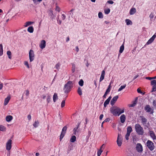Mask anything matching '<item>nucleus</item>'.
<instances>
[{
	"instance_id": "nucleus-16",
	"label": "nucleus",
	"mask_w": 156,
	"mask_h": 156,
	"mask_svg": "<svg viewBox=\"0 0 156 156\" xmlns=\"http://www.w3.org/2000/svg\"><path fill=\"white\" fill-rule=\"evenodd\" d=\"M126 119V118L125 115L124 114L122 115L120 117V121L122 123H124Z\"/></svg>"
},
{
	"instance_id": "nucleus-24",
	"label": "nucleus",
	"mask_w": 156,
	"mask_h": 156,
	"mask_svg": "<svg viewBox=\"0 0 156 156\" xmlns=\"http://www.w3.org/2000/svg\"><path fill=\"white\" fill-rule=\"evenodd\" d=\"M34 30V28L32 26H30L28 27L27 31L30 33H32Z\"/></svg>"
},
{
	"instance_id": "nucleus-45",
	"label": "nucleus",
	"mask_w": 156,
	"mask_h": 156,
	"mask_svg": "<svg viewBox=\"0 0 156 156\" xmlns=\"http://www.w3.org/2000/svg\"><path fill=\"white\" fill-rule=\"evenodd\" d=\"M154 15L153 12H151L149 16V17L151 19H152L153 18Z\"/></svg>"
},
{
	"instance_id": "nucleus-5",
	"label": "nucleus",
	"mask_w": 156,
	"mask_h": 156,
	"mask_svg": "<svg viewBox=\"0 0 156 156\" xmlns=\"http://www.w3.org/2000/svg\"><path fill=\"white\" fill-rule=\"evenodd\" d=\"M147 146L151 151L153 150L155 148L154 144L153 142L150 140H148L146 143Z\"/></svg>"
},
{
	"instance_id": "nucleus-18",
	"label": "nucleus",
	"mask_w": 156,
	"mask_h": 156,
	"mask_svg": "<svg viewBox=\"0 0 156 156\" xmlns=\"http://www.w3.org/2000/svg\"><path fill=\"white\" fill-rule=\"evenodd\" d=\"M13 117L10 115H7L5 119L6 121L9 122L12 120Z\"/></svg>"
},
{
	"instance_id": "nucleus-44",
	"label": "nucleus",
	"mask_w": 156,
	"mask_h": 156,
	"mask_svg": "<svg viewBox=\"0 0 156 156\" xmlns=\"http://www.w3.org/2000/svg\"><path fill=\"white\" fill-rule=\"evenodd\" d=\"M130 135V134L128 133H127L126 134V135L125 138L127 140H129V136Z\"/></svg>"
},
{
	"instance_id": "nucleus-29",
	"label": "nucleus",
	"mask_w": 156,
	"mask_h": 156,
	"mask_svg": "<svg viewBox=\"0 0 156 156\" xmlns=\"http://www.w3.org/2000/svg\"><path fill=\"white\" fill-rule=\"evenodd\" d=\"M77 93L80 95H81L82 94V91L81 88L80 87H78L77 90Z\"/></svg>"
},
{
	"instance_id": "nucleus-32",
	"label": "nucleus",
	"mask_w": 156,
	"mask_h": 156,
	"mask_svg": "<svg viewBox=\"0 0 156 156\" xmlns=\"http://www.w3.org/2000/svg\"><path fill=\"white\" fill-rule=\"evenodd\" d=\"M3 47L2 44H0V56L3 55Z\"/></svg>"
},
{
	"instance_id": "nucleus-40",
	"label": "nucleus",
	"mask_w": 156,
	"mask_h": 156,
	"mask_svg": "<svg viewBox=\"0 0 156 156\" xmlns=\"http://www.w3.org/2000/svg\"><path fill=\"white\" fill-rule=\"evenodd\" d=\"M102 151L103 150L101 149L99 150L97 152L98 156H100Z\"/></svg>"
},
{
	"instance_id": "nucleus-10",
	"label": "nucleus",
	"mask_w": 156,
	"mask_h": 156,
	"mask_svg": "<svg viewBox=\"0 0 156 156\" xmlns=\"http://www.w3.org/2000/svg\"><path fill=\"white\" fill-rule=\"evenodd\" d=\"M122 142L121 135L120 134H119L117 140V145L119 147L121 146Z\"/></svg>"
},
{
	"instance_id": "nucleus-27",
	"label": "nucleus",
	"mask_w": 156,
	"mask_h": 156,
	"mask_svg": "<svg viewBox=\"0 0 156 156\" xmlns=\"http://www.w3.org/2000/svg\"><path fill=\"white\" fill-rule=\"evenodd\" d=\"M124 49V46L123 44L120 47L119 52L120 53H121L123 51Z\"/></svg>"
},
{
	"instance_id": "nucleus-13",
	"label": "nucleus",
	"mask_w": 156,
	"mask_h": 156,
	"mask_svg": "<svg viewBox=\"0 0 156 156\" xmlns=\"http://www.w3.org/2000/svg\"><path fill=\"white\" fill-rule=\"evenodd\" d=\"M119 98L118 95H116L115 97H114L112 100H111L110 104L112 105H114L116 101H117V99Z\"/></svg>"
},
{
	"instance_id": "nucleus-61",
	"label": "nucleus",
	"mask_w": 156,
	"mask_h": 156,
	"mask_svg": "<svg viewBox=\"0 0 156 156\" xmlns=\"http://www.w3.org/2000/svg\"><path fill=\"white\" fill-rule=\"evenodd\" d=\"M75 50L77 52H78L79 51V49L78 46H76L75 48Z\"/></svg>"
},
{
	"instance_id": "nucleus-33",
	"label": "nucleus",
	"mask_w": 156,
	"mask_h": 156,
	"mask_svg": "<svg viewBox=\"0 0 156 156\" xmlns=\"http://www.w3.org/2000/svg\"><path fill=\"white\" fill-rule=\"evenodd\" d=\"M110 92V90L108 89H107L106 91H105V94L103 96V97L104 98H105L106 97L108 93Z\"/></svg>"
},
{
	"instance_id": "nucleus-54",
	"label": "nucleus",
	"mask_w": 156,
	"mask_h": 156,
	"mask_svg": "<svg viewBox=\"0 0 156 156\" xmlns=\"http://www.w3.org/2000/svg\"><path fill=\"white\" fill-rule=\"evenodd\" d=\"M153 105L154 106H156V100H154L153 101Z\"/></svg>"
},
{
	"instance_id": "nucleus-35",
	"label": "nucleus",
	"mask_w": 156,
	"mask_h": 156,
	"mask_svg": "<svg viewBox=\"0 0 156 156\" xmlns=\"http://www.w3.org/2000/svg\"><path fill=\"white\" fill-rule=\"evenodd\" d=\"M109 102L110 101L108 100L107 99L104 103V107H106L107 105L109 104Z\"/></svg>"
},
{
	"instance_id": "nucleus-23",
	"label": "nucleus",
	"mask_w": 156,
	"mask_h": 156,
	"mask_svg": "<svg viewBox=\"0 0 156 156\" xmlns=\"http://www.w3.org/2000/svg\"><path fill=\"white\" fill-rule=\"evenodd\" d=\"M132 131V129L131 126H128L127 129V133H130Z\"/></svg>"
},
{
	"instance_id": "nucleus-1",
	"label": "nucleus",
	"mask_w": 156,
	"mask_h": 156,
	"mask_svg": "<svg viewBox=\"0 0 156 156\" xmlns=\"http://www.w3.org/2000/svg\"><path fill=\"white\" fill-rule=\"evenodd\" d=\"M110 111L111 113L114 115L119 116L124 112V109L121 110L120 108L117 107L111 108Z\"/></svg>"
},
{
	"instance_id": "nucleus-15",
	"label": "nucleus",
	"mask_w": 156,
	"mask_h": 156,
	"mask_svg": "<svg viewBox=\"0 0 156 156\" xmlns=\"http://www.w3.org/2000/svg\"><path fill=\"white\" fill-rule=\"evenodd\" d=\"M105 72L104 70L102 71L101 75L100 78V82H101L104 79L105 76Z\"/></svg>"
},
{
	"instance_id": "nucleus-38",
	"label": "nucleus",
	"mask_w": 156,
	"mask_h": 156,
	"mask_svg": "<svg viewBox=\"0 0 156 156\" xmlns=\"http://www.w3.org/2000/svg\"><path fill=\"white\" fill-rule=\"evenodd\" d=\"M126 87V84L124 85L121 86L120 87L118 91H119L122 90L123 89L125 88Z\"/></svg>"
},
{
	"instance_id": "nucleus-63",
	"label": "nucleus",
	"mask_w": 156,
	"mask_h": 156,
	"mask_svg": "<svg viewBox=\"0 0 156 156\" xmlns=\"http://www.w3.org/2000/svg\"><path fill=\"white\" fill-rule=\"evenodd\" d=\"M57 21L58 22V23H59V24H61L62 23V21L60 20H57Z\"/></svg>"
},
{
	"instance_id": "nucleus-48",
	"label": "nucleus",
	"mask_w": 156,
	"mask_h": 156,
	"mask_svg": "<svg viewBox=\"0 0 156 156\" xmlns=\"http://www.w3.org/2000/svg\"><path fill=\"white\" fill-rule=\"evenodd\" d=\"M59 66H60V64L59 63H57L55 66V68L57 69H58L59 68Z\"/></svg>"
},
{
	"instance_id": "nucleus-58",
	"label": "nucleus",
	"mask_w": 156,
	"mask_h": 156,
	"mask_svg": "<svg viewBox=\"0 0 156 156\" xmlns=\"http://www.w3.org/2000/svg\"><path fill=\"white\" fill-rule=\"evenodd\" d=\"M103 116H104V115L103 114H101L100 115V116H99V119L100 120H101L103 118Z\"/></svg>"
},
{
	"instance_id": "nucleus-11",
	"label": "nucleus",
	"mask_w": 156,
	"mask_h": 156,
	"mask_svg": "<svg viewBox=\"0 0 156 156\" xmlns=\"http://www.w3.org/2000/svg\"><path fill=\"white\" fill-rule=\"evenodd\" d=\"M12 140L11 139L9 140L6 144V148L8 150H10L11 148Z\"/></svg>"
},
{
	"instance_id": "nucleus-28",
	"label": "nucleus",
	"mask_w": 156,
	"mask_h": 156,
	"mask_svg": "<svg viewBox=\"0 0 156 156\" xmlns=\"http://www.w3.org/2000/svg\"><path fill=\"white\" fill-rule=\"evenodd\" d=\"M72 71L73 73L75 71L76 66H75V65L73 63L72 64Z\"/></svg>"
},
{
	"instance_id": "nucleus-42",
	"label": "nucleus",
	"mask_w": 156,
	"mask_h": 156,
	"mask_svg": "<svg viewBox=\"0 0 156 156\" xmlns=\"http://www.w3.org/2000/svg\"><path fill=\"white\" fill-rule=\"evenodd\" d=\"M151 85L156 86V80H154L151 81Z\"/></svg>"
},
{
	"instance_id": "nucleus-26",
	"label": "nucleus",
	"mask_w": 156,
	"mask_h": 156,
	"mask_svg": "<svg viewBox=\"0 0 156 156\" xmlns=\"http://www.w3.org/2000/svg\"><path fill=\"white\" fill-rule=\"evenodd\" d=\"M10 99V98L9 97H7L5 99L4 103L5 105H6L8 104V103H9Z\"/></svg>"
},
{
	"instance_id": "nucleus-9",
	"label": "nucleus",
	"mask_w": 156,
	"mask_h": 156,
	"mask_svg": "<svg viewBox=\"0 0 156 156\" xmlns=\"http://www.w3.org/2000/svg\"><path fill=\"white\" fill-rule=\"evenodd\" d=\"M29 56L30 61V62L33 61L34 59V51L30 50L29 52Z\"/></svg>"
},
{
	"instance_id": "nucleus-41",
	"label": "nucleus",
	"mask_w": 156,
	"mask_h": 156,
	"mask_svg": "<svg viewBox=\"0 0 156 156\" xmlns=\"http://www.w3.org/2000/svg\"><path fill=\"white\" fill-rule=\"evenodd\" d=\"M98 17L100 18H103V14L101 12H99L98 14Z\"/></svg>"
},
{
	"instance_id": "nucleus-60",
	"label": "nucleus",
	"mask_w": 156,
	"mask_h": 156,
	"mask_svg": "<svg viewBox=\"0 0 156 156\" xmlns=\"http://www.w3.org/2000/svg\"><path fill=\"white\" fill-rule=\"evenodd\" d=\"M27 118L29 120H30L31 119V116L30 115H29L27 116Z\"/></svg>"
},
{
	"instance_id": "nucleus-30",
	"label": "nucleus",
	"mask_w": 156,
	"mask_h": 156,
	"mask_svg": "<svg viewBox=\"0 0 156 156\" xmlns=\"http://www.w3.org/2000/svg\"><path fill=\"white\" fill-rule=\"evenodd\" d=\"M125 21L127 25H132V22L129 19H126Z\"/></svg>"
},
{
	"instance_id": "nucleus-25",
	"label": "nucleus",
	"mask_w": 156,
	"mask_h": 156,
	"mask_svg": "<svg viewBox=\"0 0 156 156\" xmlns=\"http://www.w3.org/2000/svg\"><path fill=\"white\" fill-rule=\"evenodd\" d=\"M76 137L75 136H73L70 140V141L71 142H74L76 141Z\"/></svg>"
},
{
	"instance_id": "nucleus-57",
	"label": "nucleus",
	"mask_w": 156,
	"mask_h": 156,
	"mask_svg": "<svg viewBox=\"0 0 156 156\" xmlns=\"http://www.w3.org/2000/svg\"><path fill=\"white\" fill-rule=\"evenodd\" d=\"M156 37V36L155 35V34H154L152 37L151 38V39L152 40H153V41H154V40L155 39V38Z\"/></svg>"
},
{
	"instance_id": "nucleus-3",
	"label": "nucleus",
	"mask_w": 156,
	"mask_h": 156,
	"mask_svg": "<svg viewBox=\"0 0 156 156\" xmlns=\"http://www.w3.org/2000/svg\"><path fill=\"white\" fill-rule=\"evenodd\" d=\"M73 84L71 81H69L66 83L64 87L63 90L64 92L66 93H68L69 92L71 89L73 87Z\"/></svg>"
},
{
	"instance_id": "nucleus-20",
	"label": "nucleus",
	"mask_w": 156,
	"mask_h": 156,
	"mask_svg": "<svg viewBox=\"0 0 156 156\" xmlns=\"http://www.w3.org/2000/svg\"><path fill=\"white\" fill-rule=\"evenodd\" d=\"M48 15L49 16H51V18L52 19H53L55 18L53 14V11L52 10H50L48 12Z\"/></svg>"
},
{
	"instance_id": "nucleus-34",
	"label": "nucleus",
	"mask_w": 156,
	"mask_h": 156,
	"mask_svg": "<svg viewBox=\"0 0 156 156\" xmlns=\"http://www.w3.org/2000/svg\"><path fill=\"white\" fill-rule=\"evenodd\" d=\"M7 54L9 58L10 59H11L12 58L11 52L10 51H8L7 52Z\"/></svg>"
},
{
	"instance_id": "nucleus-53",
	"label": "nucleus",
	"mask_w": 156,
	"mask_h": 156,
	"mask_svg": "<svg viewBox=\"0 0 156 156\" xmlns=\"http://www.w3.org/2000/svg\"><path fill=\"white\" fill-rule=\"evenodd\" d=\"M110 120V119L109 118H106L104 121V122H109Z\"/></svg>"
},
{
	"instance_id": "nucleus-52",
	"label": "nucleus",
	"mask_w": 156,
	"mask_h": 156,
	"mask_svg": "<svg viewBox=\"0 0 156 156\" xmlns=\"http://www.w3.org/2000/svg\"><path fill=\"white\" fill-rule=\"evenodd\" d=\"M26 92V96H28L29 95V91L28 90H26L25 91Z\"/></svg>"
},
{
	"instance_id": "nucleus-49",
	"label": "nucleus",
	"mask_w": 156,
	"mask_h": 156,
	"mask_svg": "<svg viewBox=\"0 0 156 156\" xmlns=\"http://www.w3.org/2000/svg\"><path fill=\"white\" fill-rule=\"evenodd\" d=\"M55 10L58 12H59L60 11V9L58 6H57L56 7Z\"/></svg>"
},
{
	"instance_id": "nucleus-7",
	"label": "nucleus",
	"mask_w": 156,
	"mask_h": 156,
	"mask_svg": "<svg viewBox=\"0 0 156 156\" xmlns=\"http://www.w3.org/2000/svg\"><path fill=\"white\" fill-rule=\"evenodd\" d=\"M136 148L137 151L139 153H141L143 151V147L140 143H137L136 144Z\"/></svg>"
},
{
	"instance_id": "nucleus-43",
	"label": "nucleus",
	"mask_w": 156,
	"mask_h": 156,
	"mask_svg": "<svg viewBox=\"0 0 156 156\" xmlns=\"http://www.w3.org/2000/svg\"><path fill=\"white\" fill-rule=\"evenodd\" d=\"M65 105V100H63L61 103V107L63 108Z\"/></svg>"
},
{
	"instance_id": "nucleus-37",
	"label": "nucleus",
	"mask_w": 156,
	"mask_h": 156,
	"mask_svg": "<svg viewBox=\"0 0 156 156\" xmlns=\"http://www.w3.org/2000/svg\"><path fill=\"white\" fill-rule=\"evenodd\" d=\"M84 82L83 80L81 79L79 82V84L81 86H83V85Z\"/></svg>"
},
{
	"instance_id": "nucleus-4",
	"label": "nucleus",
	"mask_w": 156,
	"mask_h": 156,
	"mask_svg": "<svg viewBox=\"0 0 156 156\" xmlns=\"http://www.w3.org/2000/svg\"><path fill=\"white\" fill-rule=\"evenodd\" d=\"M144 109L146 112L149 113L150 114H153L154 113V108L151 107L149 105H147L144 107Z\"/></svg>"
},
{
	"instance_id": "nucleus-55",
	"label": "nucleus",
	"mask_w": 156,
	"mask_h": 156,
	"mask_svg": "<svg viewBox=\"0 0 156 156\" xmlns=\"http://www.w3.org/2000/svg\"><path fill=\"white\" fill-rule=\"evenodd\" d=\"M107 2L110 4H113L114 3V2L112 0H109L107 1Z\"/></svg>"
},
{
	"instance_id": "nucleus-31",
	"label": "nucleus",
	"mask_w": 156,
	"mask_h": 156,
	"mask_svg": "<svg viewBox=\"0 0 156 156\" xmlns=\"http://www.w3.org/2000/svg\"><path fill=\"white\" fill-rule=\"evenodd\" d=\"M39 124V122L38 121V120H36L34 122V123L33 124V126H34V127L35 128H36L38 126V125Z\"/></svg>"
},
{
	"instance_id": "nucleus-50",
	"label": "nucleus",
	"mask_w": 156,
	"mask_h": 156,
	"mask_svg": "<svg viewBox=\"0 0 156 156\" xmlns=\"http://www.w3.org/2000/svg\"><path fill=\"white\" fill-rule=\"evenodd\" d=\"M66 16L64 14H62V18L63 20H65L66 19Z\"/></svg>"
},
{
	"instance_id": "nucleus-59",
	"label": "nucleus",
	"mask_w": 156,
	"mask_h": 156,
	"mask_svg": "<svg viewBox=\"0 0 156 156\" xmlns=\"http://www.w3.org/2000/svg\"><path fill=\"white\" fill-rule=\"evenodd\" d=\"M136 105L135 103H133V104H132L129 105V107H133L135 106Z\"/></svg>"
},
{
	"instance_id": "nucleus-8",
	"label": "nucleus",
	"mask_w": 156,
	"mask_h": 156,
	"mask_svg": "<svg viewBox=\"0 0 156 156\" xmlns=\"http://www.w3.org/2000/svg\"><path fill=\"white\" fill-rule=\"evenodd\" d=\"M140 118L141 119V123L145 126L148 128V126L146 125V124L147 121V119L145 118L143 116H140Z\"/></svg>"
},
{
	"instance_id": "nucleus-22",
	"label": "nucleus",
	"mask_w": 156,
	"mask_h": 156,
	"mask_svg": "<svg viewBox=\"0 0 156 156\" xmlns=\"http://www.w3.org/2000/svg\"><path fill=\"white\" fill-rule=\"evenodd\" d=\"M34 22H31V21H28L27 22H26L25 23V25H24V26L25 27H27V26H29L30 25L34 23Z\"/></svg>"
},
{
	"instance_id": "nucleus-62",
	"label": "nucleus",
	"mask_w": 156,
	"mask_h": 156,
	"mask_svg": "<svg viewBox=\"0 0 156 156\" xmlns=\"http://www.w3.org/2000/svg\"><path fill=\"white\" fill-rule=\"evenodd\" d=\"M105 145L104 144H103L101 147L100 149H101L102 148L104 149L105 148Z\"/></svg>"
},
{
	"instance_id": "nucleus-6",
	"label": "nucleus",
	"mask_w": 156,
	"mask_h": 156,
	"mask_svg": "<svg viewBox=\"0 0 156 156\" xmlns=\"http://www.w3.org/2000/svg\"><path fill=\"white\" fill-rule=\"evenodd\" d=\"M67 127L66 126H64L62 129L60 137V141H61L64 136L66 133Z\"/></svg>"
},
{
	"instance_id": "nucleus-19",
	"label": "nucleus",
	"mask_w": 156,
	"mask_h": 156,
	"mask_svg": "<svg viewBox=\"0 0 156 156\" xmlns=\"http://www.w3.org/2000/svg\"><path fill=\"white\" fill-rule=\"evenodd\" d=\"M136 12V9L135 8H133L131 9L129 11V14L131 15L134 14Z\"/></svg>"
},
{
	"instance_id": "nucleus-39",
	"label": "nucleus",
	"mask_w": 156,
	"mask_h": 156,
	"mask_svg": "<svg viewBox=\"0 0 156 156\" xmlns=\"http://www.w3.org/2000/svg\"><path fill=\"white\" fill-rule=\"evenodd\" d=\"M153 40H152L151 38H150V39L147 42L146 44H149L151 43L153 41Z\"/></svg>"
},
{
	"instance_id": "nucleus-36",
	"label": "nucleus",
	"mask_w": 156,
	"mask_h": 156,
	"mask_svg": "<svg viewBox=\"0 0 156 156\" xmlns=\"http://www.w3.org/2000/svg\"><path fill=\"white\" fill-rule=\"evenodd\" d=\"M110 11V9H105L104 10L105 13L106 14H108Z\"/></svg>"
},
{
	"instance_id": "nucleus-17",
	"label": "nucleus",
	"mask_w": 156,
	"mask_h": 156,
	"mask_svg": "<svg viewBox=\"0 0 156 156\" xmlns=\"http://www.w3.org/2000/svg\"><path fill=\"white\" fill-rule=\"evenodd\" d=\"M80 122L78 123L76 125L77 127H75L74 128L73 130V133L74 134H75V135L76 134V132L78 131H77V130L78 129V128H79V127L80 124Z\"/></svg>"
},
{
	"instance_id": "nucleus-56",
	"label": "nucleus",
	"mask_w": 156,
	"mask_h": 156,
	"mask_svg": "<svg viewBox=\"0 0 156 156\" xmlns=\"http://www.w3.org/2000/svg\"><path fill=\"white\" fill-rule=\"evenodd\" d=\"M137 91L138 93H140V94H141L142 93L141 90L139 88L137 89Z\"/></svg>"
},
{
	"instance_id": "nucleus-51",
	"label": "nucleus",
	"mask_w": 156,
	"mask_h": 156,
	"mask_svg": "<svg viewBox=\"0 0 156 156\" xmlns=\"http://www.w3.org/2000/svg\"><path fill=\"white\" fill-rule=\"evenodd\" d=\"M156 91V86H153L152 88V91Z\"/></svg>"
},
{
	"instance_id": "nucleus-46",
	"label": "nucleus",
	"mask_w": 156,
	"mask_h": 156,
	"mask_svg": "<svg viewBox=\"0 0 156 156\" xmlns=\"http://www.w3.org/2000/svg\"><path fill=\"white\" fill-rule=\"evenodd\" d=\"M51 99V97H50V96L49 95H48L47 96V101L48 102V103H49L50 102Z\"/></svg>"
},
{
	"instance_id": "nucleus-64",
	"label": "nucleus",
	"mask_w": 156,
	"mask_h": 156,
	"mask_svg": "<svg viewBox=\"0 0 156 156\" xmlns=\"http://www.w3.org/2000/svg\"><path fill=\"white\" fill-rule=\"evenodd\" d=\"M69 40V37H67L66 40V42H68Z\"/></svg>"
},
{
	"instance_id": "nucleus-2",
	"label": "nucleus",
	"mask_w": 156,
	"mask_h": 156,
	"mask_svg": "<svg viewBox=\"0 0 156 156\" xmlns=\"http://www.w3.org/2000/svg\"><path fill=\"white\" fill-rule=\"evenodd\" d=\"M135 128L136 132L138 135H144V132L143 128L140 124L138 123L135 124Z\"/></svg>"
},
{
	"instance_id": "nucleus-21",
	"label": "nucleus",
	"mask_w": 156,
	"mask_h": 156,
	"mask_svg": "<svg viewBox=\"0 0 156 156\" xmlns=\"http://www.w3.org/2000/svg\"><path fill=\"white\" fill-rule=\"evenodd\" d=\"M53 101L54 102H56V100L58 99L57 94L56 93H55L53 97Z\"/></svg>"
},
{
	"instance_id": "nucleus-14",
	"label": "nucleus",
	"mask_w": 156,
	"mask_h": 156,
	"mask_svg": "<svg viewBox=\"0 0 156 156\" xmlns=\"http://www.w3.org/2000/svg\"><path fill=\"white\" fill-rule=\"evenodd\" d=\"M149 133L150 136L153 140L156 139V136L153 131L149 130Z\"/></svg>"
},
{
	"instance_id": "nucleus-47",
	"label": "nucleus",
	"mask_w": 156,
	"mask_h": 156,
	"mask_svg": "<svg viewBox=\"0 0 156 156\" xmlns=\"http://www.w3.org/2000/svg\"><path fill=\"white\" fill-rule=\"evenodd\" d=\"M24 65L27 66V67L28 68H30L29 64L27 62V61L24 62Z\"/></svg>"
},
{
	"instance_id": "nucleus-12",
	"label": "nucleus",
	"mask_w": 156,
	"mask_h": 156,
	"mask_svg": "<svg viewBox=\"0 0 156 156\" xmlns=\"http://www.w3.org/2000/svg\"><path fill=\"white\" fill-rule=\"evenodd\" d=\"M46 45V42L44 40H42L41 41L39 44V47L42 49L44 48Z\"/></svg>"
}]
</instances>
